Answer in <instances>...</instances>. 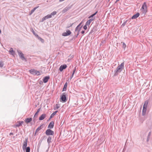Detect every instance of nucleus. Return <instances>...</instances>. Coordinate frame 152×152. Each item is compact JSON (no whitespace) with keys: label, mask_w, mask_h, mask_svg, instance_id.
<instances>
[{"label":"nucleus","mask_w":152,"mask_h":152,"mask_svg":"<svg viewBox=\"0 0 152 152\" xmlns=\"http://www.w3.org/2000/svg\"><path fill=\"white\" fill-rule=\"evenodd\" d=\"M87 25H85L83 26V28L84 29V30H86L87 29Z\"/></svg>","instance_id":"ea45409f"},{"label":"nucleus","mask_w":152,"mask_h":152,"mask_svg":"<svg viewBox=\"0 0 152 152\" xmlns=\"http://www.w3.org/2000/svg\"><path fill=\"white\" fill-rule=\"evenodd\" d=\"M91 23L88 20H87V21L86 22L85 25H86L87 26H89L90 24Z\"/></svg>","instance_id":"f704fd0d"},{"label":"nucleus","mask_w":152,"mask_h":152,"mask_svg":"<svg viewBox=\"0 0 152 152\" xmlns=\"http://www.w3.org/2000/svg\"><path fill=\"white\" fill-rule=\"evenodd\" d=\"M32 120L31 118H26L25 120V122L26 123H29Z\"/></svg>","instance_id":"a211bd4d"},{"label":"nucleus","mask_w":152,"mask_h":152,"mask_svg":"<svg viewBox=\"0 0 152 152\" xmlns=\"http://www.w3.org/2000/svg\"><path fill=\"white\" fill-rule=\"evenodd\" d=\"M120 0H116V1L115 2V3H116L117 2H118Z\"/></svg>","instance_id":"c03bdc74"},{"label":"nucleus","mask_w":152,"mask_h":152,"mask_svg":"<svg viewBox=\"0 0 152 152\" xmlns=\"http://www.w3.org/2000/svg\"><path fill=\"white\" fill-rule=\"evenodd\" d=\"M1 30L0 29V33H1Z\"/></svg>","instance_id":"de8ad7c7"},{"label":"nucleus","mask_w":152,"mask_h":152,"mask_svg":"<svg viewBox=\"0 0 152 152\" xmlns=\"http://www.w3.org/2000/svg\"><path fill=\"white\" fill-rule=\"evenodd\" d=\"M18 124L16 125L17 127H19L23 124V121H18Z\"/></svg>","instance_id":"aec40b11"},{"label":"nucleus","mask_w":152,"mask_h":152,"mask_svg":"<svg viewBox=\"0 0 152 152\" xmlns=\"http://www.w3.org/2000/svg\"><path fill=\"white\" fill-rule=\"evenodd\" d=\"M82 24V22H81L76 27L75 29V31L79 32L80 31L81 28L82 27V26L81 25Z\"/></svg>","instance_id":"0eeeda50"},{"label":"nucleus","mask_w":152,"mask_h":152,"mask_svg":"<svg viewBox=\"0 0 152 152\" xmlns=\"http://www.w3.org/2000/svg\"><path fill=\"white\" fill-rule=\"evenodd\" d=\"M40 72L39 71H38L37 70H36V72L34 74V75H40Z\"/></svg>","instance_id":"2f4dec72"},{"label":"nucleus","mask_w":152,"mask_h":152,"mask_svg":"<svg viewBox=\"0 0 152 152\" xmlns=\"http://www.w3.org/2000/svg\"><path fill=\"white\" fill-rule=\"evenodd\" d=\"M12 134H13V133L12 132L10 133V135H12Z\"/></svg>","instance_id":"49530a36"},{"label":"nucleus","mask_w":152,"mask_h":152,"mask_svg":"<svg viewBox=\"0 0 152 152\" xmlns=\"http://www.w3.org/2000/svg\"><path fill=\"white\" fill-rule=\"evenodd\" d=\"M9 52L10 53V54L12 55H14L15 54V52L13 50V48H11L10 49L9 51Z\"/></svg>","instance_id":"5701e85b"},{"label":"nucleus","mask_w":152,"mask_h":152,"mask_svg":"<svg viewBox=\"0 0 152 152\" xmlns=\"http://www.w3.org/2000/svg\"><path fill=\"white\" fill-rule=\"evenodd\" d=\"M54 122L53 121H52L50 122L48 126V128L50 129H52L54 126Z\"/></svg>","instance_id":"ddd939ff"},{"label":"nucleus","mask_w":152,"mask_h":152,"mask_svg":"<svg viewBox=\"0 0 152 152\" xmlns=\"http://www.w3.org/2000/svg\"><path fill=\"white\" fill-rule=\"evenodd\" d=\"M95 18H91L90 19H89L88 20L89 21L90 23H91L92 21H93V20H94Z\"/></svg>","instance_id":"c9c22d12"},{"label":"nucleus","mask_w":152,"mask_h":152,"mask_svg":"<svg viewBox=\"0 0 152 152\" xmlns=\"http://www.w3.org/2000/svg\"><path fill=\"white\" fill-rule=\"evenodd\" d=\"M121 43H122V44H123V48H124V49H125L126 47V45L125 43L124 42H121Z\"/></svg>","instance_id":"7c9ffc66"},{"label":"nucleus","mask_w":152,"mask_h":152,"mask_svg":"<svg viewBox=\"0 0 152 152\" xmlns=\"http://www.w3.org/2000/svg\"><path fill=\"white\" fill-rule=\"evenodd\" d=\"M140 15V14L138 12L136 14L134 15L132 17V19H135L138 17Z\"/></svg>","instance_id":"dca6fc26"},{"label":"nucleus","mask_w":152,"mask_h":152,"mask_svg":"<svg viewBox=\"0 0 152 152\" xmlns=\"http://www.w3.org/2000/svg\"><path fill=\"white\" fill-rule=\"evenodd\" d=\"M57 12L56 11H53L52 13H51V14L50 15H51V17H52V16H53L56 15V14Z\"/></svg>","instance_id":"c756f323"},{"label":"nucleus","mask_w":152,"mask_h":152,"mask_svg":"<svg viewBox=\"0 0 152 152\" xmlns=\"http://www.w3.org/2000/svg\"><path fill=\"white\" fill-rule=\"evenodd\" d=\"M151 134V132H149L148 133V137H150Z\"/></svg>","instance_id":"a19ab883"},{"label":"nucleus","mask_w":152,"mask_h":152,"mask_svg":"<svg viewBox=\"0 0 152 152\" xmlns=\"http://www.w3.org/2000/svg\"><path fill=\"white\" fill-rule=\"evenodd\" d=\"M60 107V106L58 104H56V107L54 108V110H57L59 107Z\"/></svg>","instance_id":"72a5a7b5"},{"label":"nucleus","mask_w":152,"mask_h":152,"mask_svg":"<svg viewBox=\"0 0 152 152\" xmlns=\"http://www.w3.org/2000/svg\"><path fill=\"white\" fill-rule=\"evenodd\" d=\"M72 7V5L71 6H69L68 5L67 7H65L63 10L62 12L63 13H64L66 12H67V11L69 10V9H70Z\"/></svg>","instance_id":"6e6552de"},{"label":"nucleus","mask_w":152,"mask_h":152,"mask_svg":"<svg viewBox=\"0 0 152 152\" xmlns=\"http://www.w3.org/2000/svg\"><path fill=\"white\" fill-rule=\"evenodd\" d=\"M28 140L27 138L25 139V141H24L23 143V150H26V152H30V148L29 147H26L27 145Z\"/></svg>","instance_id":"f03ea898"},{"label":"nucleus","mask_w":152,"mask_h":152,"mask_svg":"<svg viewBox=\"0 0 152 152\" xmlns=\"http://www.w3.org/2000/svg\"><path fill=\"white\" fill-rule=\"evenodd\" d=\"M38 39L39 40L42 42H44V40L43 39H42L40 37H39V36L37 37Z\"/></svg>","instance_id":"cd10ccee"},{"label":"nucleus","mask_w":152,"mask_h":152,"mask_svg":"<svg viewBox=\"0 0 152 152\" xmlns=\"http://www.w3.org/2000/svg\"><path fill=\"white\" fill-rule=\"evenodd\" d=\"M85 33V31H83L81 32V33L82 34H83Z\"/></svg>","instance_id":"37998d69"},{"label":"nucleus","mask_w":152,"mask_h":152,"mask_svg":"<svg viewBox=\"0 0 152 152\" xmlns=\"http://www.w3.org/2000/svg\"><path fill=\"white\" fill-rule=\"evenodd\" d=\"M51 18V15H48L46 16L43 17L42 20V22H43L47 19L50 18Z\"/></svg>","instance_id":"9b49d317"},{"label":"nucleus","mask_w":152,"mask_h":152,"mask_svg":"<svg viewBox=\"0 0 152 152\" xmlns=\"http://www.w3.org/2000/svg\"><path fill=\"white\" fill-rule=\"evenodd\" d=\"M147 6L146 5V3L144 2L141 7V10H142V12L144 15H145L147 12Z\"/></svg>","instance_id":"7ed1b4c3"},{"label":"nucleus","mask_w":152,"mask_h":152,"mask_svg":"<svg viewBox=\"0 0 152 152\" xmlns=\"http://www.w3.org/2000/svg\"><path fill=\"white\" fill-rule=\"evenodd\" d=\"M97 12H98V11H96L93 14L91 15V16H89L88 17V18H93L94 15H95L96 14V13H97Z\"/></svg>","instance_id":"bb28decb"},{"label":"nucleus","mask_w":152,"mask_h":152,"mask_svg":"<svg viewBox=\"0 0 152 152\" xmlns=\"http://www.w3.org/2000/svg\"><path fill=\"white\" fill-rule=\"evenodd\" d=\"M148 101H146L144 103V104L143 106V107L147 108L148 104Z\"/></svg>","instance_id":"a878e982"},{"label":"nucleus","mask_w":152,"mask_h":152,"mask_svg":"<svg viewBox=\"0 0 152 152\" xmlns=\"http://www.w3.org/2000/svg\"><path fill=\"white\" fill-rule=\"evenodd\" d=\"M149 137H148L147 139V141H148L149 140Z\"/></svg>","instance_id":"a18cd8bd"},{"label":"nucleus","mask_w":152,"mask_h":152,"mask_svg":"<svg viewBox=\"0 0 152 152\" xmlns=\"http://www.w3.org/2000/svg\"><path fill=\"white\" fill-rule=\"evenodd\" d=\"M45 134L48 135H53L54 134V132L50 129H48L45 132Z\"/></svg>","instance_id":"20e7f679"},{"label":"nucleus","mask_w":152,"mask_h":152,"mask_svg":"<svg viewBox=\"0 0 152 152\" xmlns=\"http://www.w3.org/2000/svg\"><path fill=\"white\" fill-rule=\"evenodd\" d=\"M36 71V70L34 69H31L29 70L30 73L34 75Z\"/></svg>","instance_id":"f3484780"},{"label":"nucleus","mask_w":152,"mask_h":152,"mask_svg":"<svg viewBox=\"0 0 152 152\" xmlns=\"http://www.w3.org/2000/svg\"><path fill=\"white\" fill-rule=\"evenodd\" d=\"M126 22H127V21H126L125 22H124L122 24V26H125Z\"/></svg>","instance_id":"58836bf2"},{"label":"nucleus","mask_w":152,"mask_h":152,"mask_svg":"<svg viewBox=\"0 0 152 152\" xmlns=\"http://www.w3.org/2000/svg\"><path fill=\"white\" fill-rule=\"evenodd\" d=\"M46 117V115L45 114H43L39 117V120H43Z\"/></svg>","instance_id":"4468645a"},{"label":"nucleus","mask_w":152,"mask_h":152,"mask_svg":"<svg viewBox=\"0 0 152 152\" xmlns=\"http://www.w3.org/2000/svg\"><path fill=\"white\" fill-rule=\"evenodd\" d=\"M124 68V63L123 62L119 65L114 71L115 74L116 75H118L119 73L121 72Z\"/></svg>","instance_id":"f257e3e1"},{"label":"nucleus","mask_w":152,"mask_h":152,"mask_svg":"<svg viewBox=\"0 0 152 152\" xmlns=\"http://www.w3.org/2000/svg\"><path fill=\"white\" fill-rule=\"evenodd\" d=\"M67 87V83H66L64 84L63 89V91H65L66 90V88Z\"/></svg>","instance_id":"393cba45"},{"label":"nucleus","mask_w":152,"mask_h":152,"mask_svg":"<svg viewBox=\"0 0 152 152\" xmlns=\"http://www.w3.org/2000/svg\"><path fill=\"white\" fill-rule=\"evenodd\" d=\"M40 109L41 108H39L37 110V112L35 113L34 115V116L37 115L39 113V112L40 111Z\"/></svg>","instance_id":"c85d7f7f"},{"label":"nucleus","mask_w":152,"mask_h":152,"mask_svg":"<svg viewBox=\"0 0 152 152\" xmlns=\"http://www.w3.org/2000/svg\"><path fill=\"white\" fill-rule=\"evenodd\" d=\"M38 7H39V6H37V7H35L32 10H31L30 13L29 14V15H31L35 11V10Z\"/></svg>","instance_id":"6ab92c4d"},{"label":"nucleus","mask_w":152,"mask_h":152,"mask_svg":"<svg viewBox=\"0 0 152 152\" xmlns=\"http://www.w3.org/2000/svg\"><path fill=\"white\" fill-rule=\"evenodd\" d=\"M52 142V137L50 136H49L47 139V142L49 145Z\"/></svg>","instance_id":"412c9836"},{"label":"nucleus","mask_w":152,"mask_h":152,"mask_svg":"<svg viewBox=\"0 0 152 152\" xmlns=\"http://www.w3.org/2000/svg\"><path fill=\"white\" fill-rule=\"evenodd\" d=\"M67 67L66 64H64L61 65L59 69V71L60 72H62L63 69H65Z\"/></svg>","instance_id":"9d476101"},{"label":"nucleus","mask_w":152,"mask_h":152,"mask_svg":"<svg viewBox=\"0 0 152 152\" xmlns=\"http://www.w3.org/2000/svg\"><path fill=\"white\" fill-rule=\"evenodd\" d=\"M71 32L70 30H67L66 31V32H64L62 35L64 36H66L70 35Z\"/></svg>","instance_id":"1a4fd4ad"},{"label":"nucleus","mask_w":152,"mask_h":152,"mask_svg":"<svg viewBox=\"0 0 152 152\" xmlns=\"http://www.w3.org/2000/svg\"><path fill=\"white\" fill-rule=\"evenodd\" d=\"M74 75L73 74H72L71 76H70V79H71L73 77Z\"/></svg>","instance_id":"79ce46f5"},{"label":"nucleus","mask_w":152,"mask_h":152,"mask_svg":"<svg viewBox=\"0 0 152 152\" xmlns=\"http://www.w3.org/2000/svg\"><path fill=\"white\" fill-rule=\"evenodd\" d=\"M75 71H76V67H75V69L73 70V72H72V74L74 75V74L75 73Z\"/></svg>","instance_id":"4c0bfd02"},{"label":"nucleus","mask_w":152,"mask_h":152,"mask_svg":"<svg viewBox=\"0 0 152 152\" xmlns=\"http://www.w3.org/2000/svg\"><path fill=\"white\" fill-rule=\"evenodd\" d=\"M50 79V77L49 76H47L45 77L43 79V82L46 83L48 82V80Z\"/></svg>","instance_id":"f8f14e48"},{"label":"nucleus","mask_w":152,"mask_h":152,"mask_svg":"<svg viewBox=\"0 0 152 152\" xmlns=\"http://www.w3.org/2000/svg\"><path fill=\"white\" fill-rule=\"evenodd\" d=\"M17 52H18L19 56L22 59V60H26V58H25L24 56V54L20 50H18Z\"/></svg>","instance_id":"39448f33"},{"label":"nucleus","mask_w":152,"mask_h":152,"mask_svg":"<svg viewBox=\"0 0 152 152\" xmlns=\"http://www.w3.org/2000/svg\"><path fill=\"white\" fill-rule=\"evenodd\" d=\"M4 64L1 61H0V67H2L3 66Z\"/></svg>","instance_id":"e433bc0d"},{"label":"nucleus","mask_w":152,"mask_h":152,"mask_svg":"<svg viewBox=\"0 0 152 152\" xmlns=\"http://www.w3.org/2000/svg\"><path fill=\"white\" fill-rule=\"evenodd\" d=\"M61 101L64 102L66 101V96L65 93H63L61 98Z\"/></svg>","instance_id":"423d86ee"},{"label":"nucleus","mask_w":152,"mask_h":152,"mask_svg":"<svg viewBox=\"0 0 152 152\" xmlns=\"http://www.w3.org/2000/svg\"><path fill=\"white\" fill-rule=\"evenodd\" d=\"M43 125H41L39 126L37 128V129H36L35 134H36L38 132L39 130H40L41 129H42L43 127H42Z\"/></svg>","instance_id":"2eb2a0df"},{"label":"nucleus","mask_w":152,"mask_h":152,"mask_svg":"<svg viewBox=\"0 0 152 152\" xmlns=\"http://www.w3.org/2000/svg\"><path fill=\"white\" fill-rule=\"evenodd\" d=\"M58 112V111H56L55 112H54L51 115H50L49 119H50L51 118H52L56 113H57Z\"/></svg>","instance_id":"b1692460"},{"label":"nucleus","mask_w":152,"mask_h":152,"mask_svg":"<svg viewBox=\"0 0 152 152\" xmlns=\"http://www.w3.org/2000/svg\"><path fill=\"white\" fill-rule=\"evenodd\" d=\"M32 32L36 37H38V35H37V34L35 33V32H34L33 30H32Z\"/></svg>","instance_id":"473e14b6"},{"label":"nucleus","mask_w":152,"mask_h":152,"mask_svg":"<svg viewBox=\"0 0 152 152\" xmlns=\"http://www.w3.org/2000/svg\"><path fill=\"white\" fill-rule=\"evenodd\" d=\"M146 110V108H144V107H143V110L142 111V115L143 116L145 115Z\"/></svg>","instance_id":"4be33fe9"}]
</instances>
